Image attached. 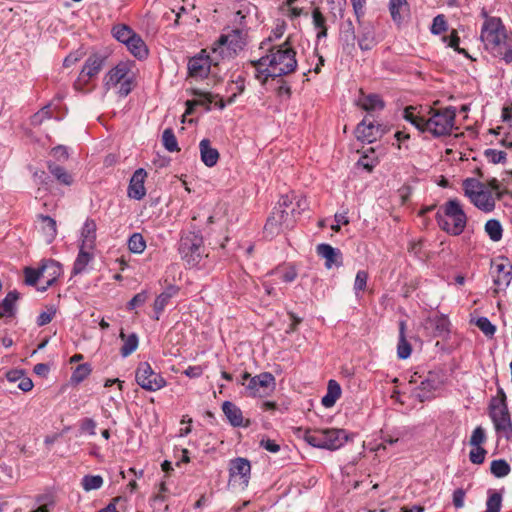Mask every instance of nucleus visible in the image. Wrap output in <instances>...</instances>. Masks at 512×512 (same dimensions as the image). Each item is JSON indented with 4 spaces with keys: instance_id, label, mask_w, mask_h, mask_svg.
I'll return each instance as SVG.
<instances>
[{
    "instance_id": "nucleus-38",
    "label": "nucleus",
    "mask_w": 512,
    "mask_h": 512,
    "mask_svg": "<svg viewBox=\"0 0 512 512\" xmlns=\"http://www.w3.org/2000/svg\"><path fill=\"white\" fill-rule=\"evenodd\" d=\"M48 171L53 175V177L60 183L66 186H70L73 183V177L67 170L56 164L55 162L49 161L47 163Z\"/></svg>"
},
{
    "instance_id": "nucleus-23",
    "label": "nucleus",
    "mask_w": 512,
    "mask_h": 512,
    "mask_svg": "<svg viewBox=\"0 0 512 512\" xmlns=\"http://www.w3.org/2000/svg\"><path fill=\"white\" fill-rule=\"evenodd\" d=\"M43 278H47L46 285L40 290L45 291L55 284L62 273V265L53 259L44 260L42 263Z\"/></svg>"
},
{
    "instance_id": "nucleus-13",
    "label": "nucleus",
    "mask_w": 512,
    "mask_h": 512,
    "mask_svg": "<svg viewBox=\"0 0 512 512\" xmlns=\"http://www.w3.org/2000/svg\"><path fill=\"white\" fill-rule=\"evenodd\" d=\"M276 386V380L272 373L262 372L253 378L246 385V391L251 397L265 396L268 391H273Z\"/></svg>"
},
{
    "instance_id": "nucleus-39",
    "label": "nucleus",
    "mask_w": 512,
    "mask_h": 512,
    "mask_svg": "<svg viewBox=\"0 0 512 512\" xmlns=\"http://www.w3.org/2000/svg\"><path fill=\"white\" fill-rule=\"evenodd\" d=\"M498 275L494 278L493 282L498 288L507 287L512 280V266H507L503 263L495 265Z\"/></svg>"
},
{
    "instance_id": "nucleus-41",
    "label": "nucleus",
    "mask_w": 512,
    "mask_h": 512,
    "mask_svg": "<svg viewBox=\"0 0 512 512\" xmlns=\"http://www.w3.org/2000/svg\"><path fill=\"white\" fill-rule=\"evenodd\" d=\"M486 510L484 512H500L502 508V493L493 489L487 491Z\"/></svg>"
},
{
    "instance_id": "nucleus-33",
    "label": "nucleus",
    "mask_w": 512,
    "mask_h": 512,
    "mask_svg": "<svg viewBox=\"0 0 512 512\" xmlns=\"http://www.w3.org/2000/svg\"><path fill=\"white\" fill-rule=\"evenodd\" d=\"M340 396V384L336 380L330 379L327 385V393L322 397L321 403L326 408L333 407Z\"/></svg>"
},
{
    "instance_id": "nucleus-54",
    "label": "nucleus",
    "mask_w": 512,
    "mask_h": 512,
    "mask_svg": "<svg viewBox=\"0 0 512 512\" xmlns=\"http://www.w3.org/2000/svg\"><path fill=\"white\" fill-rule=\"evenodd\" d=\"M103 478L100 475H85L81 484L85 491L100 489L103 485Z\"/></svg>"
},
{
    "instance_id": "nucleus-27",
    "label": "nucleus",
    "mask_w": 512,
    "mask_h": 512,
    "mask_svg": "<svg viewBox=\"0 0 512 512\" xmlns=\"http://www.w3.org/2000/svg\"><path fill=\"white\" fill-rule=\"evenodd\" d=\"M97 225L94 219L87 218L81 229V244L79 246L94 249L96 242Z\"/></svg>"
},
{
    "instance_id": "nucleus-1",
    "label": "nucleus",
    "mask_w": 512,
    "mask_h": 512,
    "mask_svg": "<svg viewBox=\"0 0 512 512\" xmlns=\"http://www.w3.org/2000/svg\"><path fill=\"white\" fill-rule=\"evenodd\" d=\"M250 64L255 68V78L265 86L269 78L274 81L296 70V51L287 39L282 44L268 47L266 55L250 61Z\"/></svg>"
},
{
    "instance_id": "nucleus-40",
    "label": "nucleus",
    "mask_w": 512,
    "mask_h": 512,
    "mask_svg": "<svg viewBox=\"0 0 512 512\" xmlns=\"http://www.w3.org/2000/svg\"><path fill=\"white\" fill-rule=\"evenodd\" d=\"M403 118L415 126L420 132H425L426 119L416 113V107H406L403 111Z\"/></svg>"
},
{
    "instance_id": "nucleus-10",
    "label": "nucleus",
    "mask_w": 512,
    "mask_h": 512,
    "mask_svg": "<svg viewBox=\"0 0 512 512\" xmlns=\"http://www.w3.org/2000/svg\"><path fill=\"white\" fill-rule=\"evenodd\" d=\"M245 46L242 39V32L240 30H234L232 34H222L213 45V53L219 54L221 58L225 56L236 55L238 51H241Z\"/></svg>"
},
{
    "instance_id": "nucleus-55",
    "label": "nucleus",
    "mask_w": 512,
    "mask_h": 512,
    "mask_svg": "<svg viewBox=\"0 0 512 512\" xmlns=\"http://www.w3.org/2000/svg\"><path fill=\"white\" fill-rule=\"evenodd\" d=\"M368 278L369 274L366 270H359L356 273L353 287L356 296H358L360 292L366 289Z\"/></svg>"
},
{
    "instance_id": "nucleus-34",
    "label": "nucleus",
    "mask_w": 512,
    "mask_h": 512,
    "mask_svg": "<svg viewBox=\"0 0 512 512\" xmlns=\"http://www.w3.org/2000/svg\"><path fill=\"white\" fill-rule=\"evenodd\" d=\"M480 196H474L470 201L483 212L489 213L495 209V200L490 191L479 190Z\"/></svg>"
},
{
    "instance_id": "nucleus-14",
    "label": "nucleus",
    "mask_w": 512,
    "mask_h": 512,
    "mask_svg": "<svg viewBox=\"0 0 512 512\" xmlns=\"http://www.w3.org/2000/svg\"><path fill=\"white\" fill-rule=\"evenodd\" d=\"M212 65H217V63L206 53V50H201L200 53L189 59L188 75L195 79H204L209 75Z\"/></svg>"
},
{
    "instance_id": "nucleus-21",
    "label": "nucleus",
    "mask_w": 512,
    "mask_h": 512,
    "mask_svg": "<svg viewBox=\"0 0 512 512\" xmlns=\"http://www.w3.org/2000/svg\"><path fill=\"white\" fill-rule=\"evenodd\" d=\"M129 64L126 62H119L116 66L111 68L103 78V87L106 91L110 90L119 84L130 73Z\"/></svg>"
},
{
    "instance_id": "nucleus-24",
    "label": "nucleus",
    "mask_w": 512,
    "mask_h": 512,
    "mask_svg": "<svg viewBox=\"0 0 512 512\" xmlns=\"http://www.w3.org/2000/svg\"><path fill=\"white\" fill-rule=\"evenodd\" d=\"M179 287L176 285H169L166 289L159 294L153 304V310L155 313L154 319L159 320L160 315L164 311L165 307L168 305L170 299L176 296L179 292Z\"/></svg>"
},
{
    "instance_id": "nucleus-19",
    "label": "nucleus",
    "mask_w": 512,
    "mask_h": 512,
    "mask_svg": "<svg viewBox=\"0 0 512 512\" xmlns=\"http://www.w3.org/2000/svg\"><path fill=\"white\" fill-rule=\"evenodd\" d=\"M358 46L362 51H370L378 43L375 27L371 22H360L358 26Z\"/></svg>"
},
{
    "instance_id": "nucleus-64",
    "label": "nucleus",
    "mask_w": 512,
    "mask_h": 512,
    "mask_svg": "<svg viewBox=\"0 0 512 512\" xmlns=\"http://www.w3.org/2000/svg\"><path fill=\"white\" fill-rule=\"evenodd\" d=\"M148 299V292L143 290L132 297V299L127 303V310H134L137 307L142 306Z\"/></svg>"
},
{
    "instance_id": "nucleus-46",
    "label": "nucleus",
    "mask_w": 512,
    "mask_h": 512,
    "mask_svg": "<svg viewBox=\"0 0 512 512\" xmlns=\"http://www.w3.org/2000/svg\"><path fill=\"white\" fill-rule=\"evenodd\" d=\"M485 232L489 236V238L494 241L498 242L502 239L503 236V228L499 220L497 219H490L485 223Z\"/></svg>"
},
{
    "instance_id": "nucleus-43",
    "label": "nucleus",
    "mask_w": 512,
    "mask_h": 512,
    "mask_svg": "<svg viewBox=\"0 0 512 512\" xmlns=\"http://www.w3.org/2000/svg\"><path fill=\"white\" fill-rule=\"evenodd\" d=\"M92 372L91 364L83 363L75 367L70 377L71 385H78L82 383Z\"/></svg>"
},
{
    "instance_id": "nucleus-29",
    "label": "nucleus",
    "mask_w": 512,
    "mask_h": 512,
    "mask_svg": "<svg viewBox=\"0 0 512 512\" xmlns=\"http://www.w3.org/2000/svg\"><path fill=\"white\" fill-rule=\"evenodd\" d=\"M357 105L368 113L383 110L385 107L381 96L374 93L368 95L362 93L357 101Z\"/></svg>"
},
{
    "instance_id": "nucleus-3",
    "label": "nucleus",
    "mask_w": 512,
    "mask_h": 512,
    "mask_svg": "<svg viewBox=\"0 0 512 512\" xmlns=\"http://www.w3.org/2000/svg\"><path fill=\"white\" fill-rule=\"evenodd\" d=\"M295 435L312 447L330 451L341 448L349 440V434L346 430L338 428L310 429L297 427Z\"/></svg>"
},
{
    "instance_id": "nucleus-32",
    "label": "nucleus",
    "mask_w": 512,
    "mask_h": 512,
    "mask_svg": "<svg viewBox=\"0 0 512 512\" xmlns=\"http://www.w3.org/2000/svg\"><path fill=\"white\" fill-rule=\"evenodd\" d=\"M127 49L137 59L147 58L149 51L143 39L135 33V35L126 44Z\"/></svg>"
},
{
    "instance_id": "nucleus-2",
    "label": "nucleus",
    "mask_w": 512,
    "mask_h": 512,
    "mask_svg": "<svg viewBox=\"0 0 512 512\" xmlns=\"http://www.w3.org/2000/svg\"><path fill=\"white\" fill-rule=\"evenodd\" d=\"M480 39L493 56L500 57L507 64L512 62V34L509 35L500 18L484 21Z\"/></svg>"
},
{
    "instance_id": "nucleus-30",
    "label": "nucleus",
    "mask_w": 512,
    "mask_h": 512,
    "mask_svg": "<svg viewBox=\"0 0 512 512\" xmlns=\"http://www.w3.org/2000/svg\"><path fill=\"white\" fill-rule=\"evenodd\" d=\"M199 149L201 160L207 167H213L217 164L219 152L216 148L211 147L209 139H202L199 143Z\"/></svg>"
},
{
    "instance_id": "nucleus-52",
    "label": "nucleus",
    "mask_w": 512,
    "mask_h": 512,
    "mask_svg": "<svg viewBox=\"0 0 512 512\" xmlns=\"http://www.w3.org/2000/svg\"><path fill=\"white\" fill-rule=\"evenodd\" d=\"M281 227H284V225L279 220L278 216L275 215V211H273L271 216L268 217L265 223L264 233L267 236L273 237L275 234H278L280 232Z\"/></svg>"
},
{
    "instance_id": "nucleus-35",
    "label": "nucleus",
    "mask_w": 512,
    "mask_h": 512,
    "mask_svg": "<svg viewBox=\"0 0 512 512\" xmlns=\"http://www.w3.org/2000/svg\"><path fill=\"white\" fill-rule=\"evenodd\" d=\"M389 11L392 20L397 24H401L404 20V14L409 12V4L407 0H390Z\"/></svg>"
},
{
    "instance_id": "nucleus-45",
    "label": "nucleus",
    "mask_w": 512,
    "mask_h": 512,
    "mask_svg": "<svg viewBox=\"0 0 512 512\" xmlns=\"http://www.w3.org/2000/svg\"><path fill=\"white\" fill-rule=\"evenodd\" d=\"M113 37L123 44H127L135 32L125 24H117L112 28Z\"/></svg>"
},
{
    "instance_id": "nucleus-22",
    "label": "nucleus",
    "mask_w": 512,
    "mask_h": 512,
    "mask_svg": "<svg viewBox=\"0 0 512 512\" xmlns=\"http://www.w3.org/2000/svg\"><path fill=\"white\" fill-rule=\"evenodd\" d=\"M222 411L227 418L229 424L233 427H248L250 421H244L241 409L231 401H224L222 404Z\"/></svg>"
},
{
    "instance_id": "nucleus-18",
    "label": "nucleus",
    "mask_w": 512,
    "mask_h": 512,
    "mask_svg": "<svg viewBox=\"0 0 512 512\" xmlns=\"http://www.w3.org/2000/svg\"><path fill=\"white\" fill-rule=\"evenodd\" d=\"M339 41L344 53L352 55L356 49L355 27L351 19H347L340 26Z\"/></svg>"
},
{
    "instance_id": "nucleus-7",
    "label": "nucleus",
    "mask_w": 512,
    "mask_h": 512,
    "mask_svg": "<svg viewBox=\"0 0 512 512\" xmlns=\"http://www.w3.org/2000/svg\"><path fill=\"white\" fill-rule=\"evenodd\" d=\"M109 53L106 51L91 53L84 62L77 80L74 83L76 90L84 91L91 79L97 75L108 65Z\"/></svg>"
},
{
    "instance_id": "nucleus-11",
    "label": "nucleus",
    "mask_w": 512,
    "mask_h": 512,
    "mask_svg": "<svg viewBox=\"0 0 512 512\" xmlns=\"http://www.w3.org/2000/svg\"><path fill=\"white\" fill-rule=\"evenodd\" d=\"M443 381L439 372L429 371L412 391V396L420 403L433 399L434 392L442 385Z\"/></svg>"
},
{
    "instance_id": "nucleus-57",
    "label": "nucleus",
    "mask_w": 512,
    "mask_h": 512,
    "mask_svg": "<svg viewBox=\"0 0 512 512\" xmlns=\"http://www.w3.org/2000/svg\"><path fill=\"white\" fill-rule=\"evenodd\" d=\"M25 274V283L29 286H35L40 278H43V270L42 267L38 269H34L31 267H26L24 270Z\"/></svg>"
},
{
    "instance_id": "nucleus-17",
    "label": "nucleus",
    "mask_w": 512,
    "mask_h": 512,
    "mask_svg": "<svg viewBox=\"0 0 512 512\" xmlns=\"http://www.w3.org/2000/svg\"><path fill=\"white\" fill-rule=\"evenodd\" d=\"M316 253L325 260V268L332 269L343 266V253L339 248H335L327 243H320L316 246Z\"/></svg>"
},
{
    "instance_id": "nucleus-4",
    "label": "nucleus",
    "mask_w": 512,
    "mask_h": 512,
    "mask_svg": "<svg viewBox=\"0 0 512 512\" xmlns=\"http://www.w3.org/2000/svg\"><path fill=\"white\" fill-rule=\"evenodd\" d=\"M435 219L441 230L452 236L463 233L468 217L457 198L449 199L436 212Z\"/></svg>"
},
{
    "instance_id": "nucleus-50",
    "label": "nucleus",
    "mask_w": 512,
    "mask_h": 512,
    "mask_svg": "<svg viewBox=\"0 0 512 512\" xmlns=\"http://www.w3.org/2000/svg\"><path fill=\"white\" fill-rule=\"evenodd\" d=\"M162 143L169 152H178L180 150L178 141L172 128H166L162 134Z\"/></svg>"
},
{
    "instance_id": "nucleus-44",
    "label": "nucleus",
    "mask_w": 512,
    "mask_h": 512,
    "mask_svg": "<svg viewBox=\"0 0 512 512\" xmlns=\"http://www.w3.org/2000/svg\"><path fill=\"white\" fill-rule=\"evenodd\" d=\"M120 337L125 340L123 346L120 349V354L122 357H127L137 349L139 338L136 333H131L127 338H125L123 331L120 333Z\"/></svg>"
},
{
    "instance_id": "nucleus-15",
    "label": "nucleus",
    "mask_w": 512,
    "mask_h": 512,
    "mask_svg": "<svg viewBox=\"0 0 512 512\" xmlns=\"http://www.w3.org/2000/svg\"><path fill=\"white\" fill-rule=\"evenodd\" d=\"M450 326L448 316L441 313L428 316L423 323L425 331L433 338L447 339L450 335Z\"/></svg>"
},
{
    "instance_id": "nucleus-59",
    "label": "nucleus",
    "mask_w": 512,
    "mask_h": 512,
    "mask_svg": "<svg viewBox=\"0 0 512 512\" xmlns=\"http://www.w3.org/2000/svg\"><path fill=\"white\" fill-rule=\"evenodd\" d=\"M476 326L483 332L487 337H492L496 332V326L491 323L487 317H479L476 320Z\"/></svg>"
},
{
    "instance_id": "nucleus-6",
    "label": "nucleus",
    "mask_w": 512,
    "mask_h": 512,
    "mask_svg": "<svg viewBox=\"0 0 512 512\" xmlns=\"http://www.w3.org/2000/svg\"><path fill=\"white\" fill-rule=\"evenodd\" d=\"M429 114L425 132L431 133L435 138L451 134L456 117L455 107L448 106L438 110L430 108Z\"/></svg>"
},
{
    "instance_id": "nucleus-61",
    "label": "nucleus",
    "mask_w": 512,
    "mask_h": 512,
    "mask_svg": "<svg viewBox=\"0 0 512 512\" xmlns=\"http://www.w3.org/2000/svg\"><path fill=\"white\" fill-rule=\"evenodd\" d=\"M274 81H277L278 83V86L275 88L277 97H285L286 99H290L292 90L288 82L282 77L276 78Z\"/></svg>"
},
{
    "instance_id": "nucleus-25",
    "label": "nucleus",
    "mask_w": 512,
    "mask_h": 512,
    "mask_svg": "<svg viewBox=\"0 0 512 512\" xmlns=\"http://www.w3.org/2000/svg\"><path fill=\"white\" fill-rule=\"evenodd\" d=\"M191 95L198 97L200 99L199 100H187L185 102V106H186L185 114L186 115L193 114L195 111V107L198 105L205 106L206 111L210 110V105L212 103V96L210 93L194 88L191 90Z\"/></svg>"
},
{
    "instance_id": "nucleus-49",
    "label": "nucleus",
    "mask_w": 512,
    "mask_h": 512,
    "mask_svg": "<svg viewBox=\"0 0 512 512\" xmlns=\"http://www.w3.org/2000/svg\"><path fill=\"white\" fill-rule=\"evenodd\" d=\"M128 249L134 254H141L146 249V241L141 233L135 232L128 239Z\"/></svg>"
},
{
    "instance_id": "nucleus-28",
    "label": "nucleus",
    "mask_w": 512,
    "mask_h": 512,
    "mask_svg": "<svg viewBox=\"0 0 512 512\" xmlns=\"http://www.w3.org/2000/svg\"><path fill=\"white\" fill-rule=\"evenodd\" d=\"M20 299V293L12 290L7 293L5 298L0 302V318L14 317L17 312V301Z\"/></svg>"
},
{
    "instance_id": "nucleus-37",
    "label": "nucleus",
    "mask_w": 512,
    "mask_h": 512,
    "mask_svg": "<svg viewBox=\"0 0 512 512\" xmlns=\"http://www.w3.org/2000/svg\"><path fill=\"white\" fill-rule=\"evenodd\" d=\"M326 17L323 15L319 7H315L312 10V23L314 28L317 30V40L326 38L328 35V26L326 23Z\"/></svg>"
},
{
    "instance_id": "nucleus-16",
    "label": "nucleus",
    "mask_w": 512,
    "mask_h": 512,
    "mask_svg": "<svg viewBox=\"0 0 512 512\" xmlns=\"http://www.w3.org/2000/svg\"><path fill=\"white\" fill-rule=\"evenodd\" d=\"M354 133L357 140L373 143L385 134V129L381 124L375 125L374 122L368 121V117L366 116L357 124Z\"/></svg>"
},
{
    "instance_id": "nucleus-47",
    "label": "nucleus",
    "mask_w": 512,
    "mask_h": 512,
    "mask_svg": "<svg viewBox=\"0 0 512 512\" xmlns=\"http://www.w3.org/2000/svg\"><path fill=\"white\" fill-rule=\"evenodd\" d=\"M275 215L278 216L279 220L282 222L285 228H292L296 222L295 212L296 208H282V209H274Z\"/></svg>"
},
{
    "instance_id": "nucleus-8",
    "label": "nucleus",
    "mask_w": 512,
    "mask_h": 512,
    "mask_svg": "<svg viewBox=\"0 0 512 512\" xmlns=\"http://www.w3.org/2000/svg\"><path fill=\"white\" fill-rule=\"evenodd\" d=\"M251 475V464L247 458L237 457L229 462L228 485L244 490L247 488Z\"/></svg>"
},
{
    "instance_id": "nucleus-48",
    "label": "nucleus",
    "mask_w": 512,
    "mask_h": 512,
    "mask_svg": "<svg viewBox=\"0 0 512 512\" xmlns=\"http://www.w3.org/2000/svg\"><path fill=\"white\" fill-rule=\"evenodd\" d=\"M462 186L465 196L469 199H472L474 196H480L479 190H483V184L476 178H466Z\"/></svg>"
},
{
    "instance_id": "nucleus-26",
    "label": "nucleus",
    "mask_w": 512,
    "mask_h": 512,
    "mask_svg": "<svg viewBox=\"0 0 512 512\" xmlns=\"http://www.w3.org/2000/svg\"><path fill=\"white\" fill-rule=\"evenodd\" d=\"M258 13V8L256 5L252 4L249 1H240L238 5V9L235 12V19L237 23L245 28L247 27L248 20L256 17Z\"/></svg>"
},
{
    "instance_id": "nucleus-36",
    "label": "nucleus",
    "mask_w": 512,
    "mask_h": 512,
    "mask_svg": "<svg viewBox=\"0 0 512 512\" xmlns=\"http://www.w3.org/2000/svg\"><path fill=\"white\" fill-rule=\"evenodd\" d=\"M87 247L79 246L78 255L74 261L73 268L71 271L72 276L81 274L84 272L86 266L93 259V254L88 251Z\"/></svg>"
},
{
    "instance_id": "nucleus-42",
    "label": "nucleus",
    "mask_w": 512,
    "mask_h": 512,
    "mask_svg": "<svg viewBox=\"0 0 512 512\" xmlns=\"http://www.w3.org/2000/svg\"><path fill=\"white\" fill-rule=\"evenodd\" d=\"M40 219L43 223L42 231L46 237V241L51 243L57 235L56 221L48 215H40Z\"/></svg>"
},
{
    "instance_id": "nucleus-5",
    "label": "nucleus",
    "mask_w": 512,
    "mask_h": 512,
    "mask_svg": "<svg viewBox=\"0 0 512 512\" xmlns=\"http://www.w3.org/2000/svg\"><path fill=\"white\" fill-rule=\"evenodd\" d=\"M178 251L182 260L189 268L198 267L205 256L202 234L195 231L183 234L179 241Z\"/></svg>"
},
{
    "instance_id": "nucleus-63",
    "label": "nucleus",
    "mask_w": 512,
    "mask_h": 512,
    "mask_svg": "<svg viewBox=\"0 0 512 512\" xmlns=\"http://www.w3.org/2000/svg\"><path fill=\"white\" fill-rule=\"evenodd\" d=\"M486 441V433L485 430L478 426L476 427L469 440V444L474 447H482L481 445Z\"/></svg>"
},
{
    "instance_id": "nucleus-9",
    "label": "nucleus",
    "mask_w": 512,
    "mask_h": 512,
    "mask_svg": "<svg viewBox=\"0 0 512 512\" xmlns=\"http://www.w3.org/2000/svg\"><path fill=\"white\" fill-rule=\"evenodd\" d=\"M137 384L147 391H157L166 386V380L160 373H156L148 362H140L136 372Z\"/></svg>"
},
{
    "instance_id": "nucleus-62",
    "label": "nucleus",
    "mask_w": 512,
    "mask_h": 512,
    "mask_svg": "<svg viewBox=\"0 0 512 512\" xmlns=\"http://www.w3.org/2000/svg\"><path fill=\"white\" fill-rule=\"evenodd\" d=\"M378 162V158L370 157L367 153H364L357 161V166H360L367 172L371 173Z\"/></svg>"
},
{
    "instance_id": "nucleus-31",
    "label": "nucleus",
    "mask_w": 512,
    "mask_h": 512,
    "mask_svg": "<svg viewBox=\"0 0 512 512\" xmlns=\"http://www.w3.org/2000/svg\"><path fill=\"white\" fill-rule=\"evenodd\" d=\"M399 338L397 344V357L405 360L410 357L412 353V345L406 338V321L400 320L399 323Z\"/></svg>"
},
{
    "instance_id": "nucleus-53",
    "label": "nucleus",
    "mask_w": 512,
    "mask_h": 512,
    "mask_svg": "<svg viewBox=\"0 0 512 512\" xmlns=\"http://www.w3.org/2000/svg\"><path fill=\"white\" fill-rule=\"evenodd\" d=\"M424 243L425 240L420 238L416 241H411L408 246V251L421 261H426L429 258L428 253L424 250Z\"/></svg>"
},
{
    "instance_id": "nucleus-51",
    "label": "nucleus",
    "mask_w": 512,
    "mask_h": 512,
    "mask_svg": "<svg viewBox=\"0 0 512 512\" xmlns=\"http://www.w3.org/2000/svg\"><path fill=\"white\" fill-rule=\"evenodd\" d=\"M490 471L495 477L503 478L510 473L511 467L506 460L497 459L491 462Z\"/></svg>"
},
{
    "instance_id": "nucleus-12",
    "label": "nucleus",
    "mask_w": 512,
    "mask_h": 512,
    "mask_svg": "<svg viewBox=\"0 0 512 512\" xmlns=\"http://www.w3.org/2000/svg\"><path fill=\"white\" fill-rule=\"evenodd\" d=\"M488 409L495 431L507 440L512 439V421L508 406H492Z\"/></svg>"
},
{
    "instance_id": "nucleus-58",
    "label": "nucleus",
    "mask_w": 512,
    "mask_h": 512,
    "mask_svg": "<svg viewBox=\"0 0 512 512\" xmlns=\"http://www.w3.org/2000/svg\"><path fill=\"white\" fill-rule=\"evenodd\" d=\"M134 74L132 72H130L126 77L125 79H123L119 84H120V88L118 90V94L120 97H126L128 96L132 90H133V87H134Z\"/></svg>"
},
{
    "instance_id": "nucleus-60",
    "label": "nucleus",
    "mask_w": 512,
    "mask_h": 512,
    "mask_svg": "<svg viewBox=\"0 0 512 512\" xmlns=\"http://www.w3.org/2000/svg\"><path fill=\"white\" fill-rule=\"evenodd\" d=\"M485 157L493 164H504L506 162V152L488 148L484 151Z\"/></svg>"
},
{
    "instance_id": "nucleus-20",
    "label": "nucleus",
    "mask_w": 512,
    "mask_h": 512,
    "mask_svg": "<svg viewBox=\"0 0 512 512\" xmlns=\"http://www.w3.org/2000/svg\"><path fill=\"white\" fill-rule=\"evenodd\" d=\"M147 172L143 168H138L132 175L127 194L130 198L135 200H141L146 195V189L144 186Z\"/></svg>"
},
{
    "instance_id": "nucleus-56",
    "label": "nucleus",
    "mask_w": 512,
    "mask_h": 512,
    "mask_svg": "<svg viewBox=\"0 0 512 512\" xmlns=\"http://www.w3.org/2000/svg\"><path fill=\"white\" fill-rule=\"evenodd\" d=\"M448 30V24L443 14L434 17L430 31L434 35H440Z\"/></svg>"
}]
</instances>
